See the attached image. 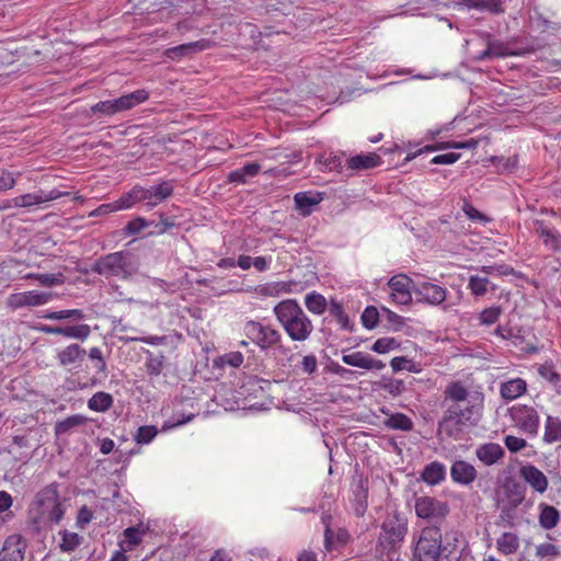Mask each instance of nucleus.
Wrapping results in <instances>:
<instances>
[{
    "mask_svg": "<svg viewBox=\"0 0 561 561\" xmlns=\"http://www.w3.org/2000/svg\"><path fill=\"white\" fill-rule=\"evenodd\" d=\"M442 404L445 411L438 431L448 437L460 438L467 428L476 426L480 420L482 399L470 393L459 381L446 386Z\"/></svg>",
    "mask_w": 561,
    "mask_h": 561,
    "instance_id": "obj_1",
    "label": "nucleus"
},
{
    "mask_svg": "<svg viewBox=\"0 0 561 561\" xmlns=\"http://www.w3.org/2000/svg\"><path fill=\"white\" fill-rule=\"evenodd\" d=\"M274 313L293 341H306L313 331L311 320L296 300L287 299L278 302L274 307Z\"/></svg>",
    "mask_w": 561,
    "mask_h": 561,
    "instance_id": "obj_2",
    "label": "nucleus"
},
{
    "mask_svg": "<svg viewBox=\"0 0 561 561\" xmlns=\"http://www.w3.org/2000/svg\"><path fill=\"white\" fill-rule=\"evenodd\" d=\"M31 511L37 523L58 524L65 514V507L59 500L58 484L50 483L42 489L36 494Z\"/></svg>",
    "mask_w": 561,
    "mask_h": 561,
    "instance_id": "obj_3",
    "label": "nucleus"
},
{
    "mask_svg": "<svg viewBox=\"0 0 561 561\" xmlns=\"http://www.w3.org/2000/svg\"><path fill=\"white\" fill-rule=\"evenodd\" d=\"M102 276L126 279L136 273L133 255L127 251H117L99 257L91 268Z\"/></svg>",
    "mask_w": 561,
    "mask_h": 561,
    "instance_id": "obj_4",
    "label": "nucleus"
},
{
    "mask_svg": "<svg viewBox=\"0 0 561 561\" xmlns=\"http://www.w3.org/2000/svg\"><path fill=\"white\" fill-rule=\"evenodd\" d=\"M148 98L149 92L145 89H139L114 100L101 101L91 106V113L94 115L112 116L146 102Z\"/></svg>",
    "mask_w": 561,
    "mask_h": 561,
    "instance_id": "obj_5",
    "label": "nucleus"
},
{
    "mask_svg": "<svg viewBox=\"0 0 561 561\" xmlns=\"http://www.w3.org/2000/svg\"><path fill=\"white\" fill-rule=\"evenodd\" d=\"M408 531L407 519L398 514L389 515L381 525L378 543L383 548H393L401 542Z\"/></svg>",
    "mask_w": 561,
    "mask_h": 561,
    "instance_id": "obj_6",
    "label": "nucleus"
},
{
    "mask_svg": "<svg viewBox=\"0 0 561 561\" xmlns=\"http://www.w3.org/2000/svg\"><path fill=\"white\" fill-rule=\"evenodd\" d=\"M442 535L437 527L424 528L415 546L414 554L420 561H438Z\"/></svg>",
    "mask_w": 561,
    "mask_h": 561,
    "instance_id": "obj_7",
    "label": "nucleus"
},
{
    "mask_svg": "<svg viewBox=\"0 0 561 561\" xmlns=\"http://www.w3.org/2000/svg\"><path fill=\"white\" fill-rule=\"evenodd\" d=\"M245 335L261 350H267L280 342V333L271 325L257 321H248L244 324Z\"/></svg>",
    "mask_w": 561,
    "mask_h": 561,
    "instance_id": "obj_8",
    "label": "nucleus"
},
{
    "mask_svg": "<svg viewBox=\"0 0 561 561\" xmlns=\"http://www.w3.org/2000/svg\"><path fill=\"white\" fill-rule=\"evenodd\" d=\"M512 419L516 425L529 435H537L539 427V415L535 408L518 404L511 410Z\"/></svg>",
    "mask_w": 561,
    "mask_h": 561,
    "instance_id": "obj_9",
    "label": "nucleus"
},
{
    "mask_svg": "<svg viewBox=\"0 0 561 561\" xmlns=\"http://www.w3.org/2000/svg\"><path fill=\"white\" fill-rule=\"evenodd\" d=\"M415 285L416 283L405 274H397L388 282L393 301L400 305L411 304Z\"/></svg>",
    "mask_w": 561,
    "mask_h": 561,
    "instance_id": "obj_10",
    "label": "nucleus"
},
{
    "mask_svg": "<svg viewBox=\"0 0 561 561\" xmlns=\"http://www.w3.org/2000/svg\"><path fill=\"white\" fill-rule=\"evenodd\" d=\"M448 505L431 496H421L415 500V513L423 519H439L448 514Z\"/></svg>",
    "mask_w": 561,
    "mask_h": 561,
    "instance_id": "obj_11",
    "label": "nucleus"
},
{
    "mask_svg": "<svg viewBox=\"0 0 561 561\" xmlns=\"http://www.w3.org/2000/svg\"><path fill=\"white\" fill-rule=\"evenodd\" d=\"M53 298L51 293L30 290L12 294L8 298V306L13 309L36 307L47 304Z\"/></svg>",
    "mask_w": 561,
    "mask_h": 561,
    "instance_id": "obj_12",
    "label": "nucleus"
},
{
    "mask_svg": "<svg viewBox=\"0 0 561 561\" xmlns=\"http://www.w3.org/2000/svg\"><path fill=\"white\" fill-rule=\"evenodd\" d=\"M414 294L417 301L432 306L442 305L446 300L447 290L434 283L420 282L414 287Z\"/></svg>",
    "mask_w": 561,
    "mask_h": 561,
    "instance_id": "obj_13",
    "label": "nucleus"
},
{
    "mask_svg": "<svg viewBox=\"0 0 561 561\" xmlns=\"http://www.w3.org/2000/svg\"><path fill=\"white\" fill-rule=\"evenodd\" d=\"M68 194H69L68 192H61L58 190L39 191L37 193H28V194L16 196L12 199V203L16 207H30L33 205H38L42 203L55 201V199L66 196Z\"/></svg>",
    "mask_w": 561,
    "mask_h": 561,
    "instance_id": "obj_14",
    "label": "nucleus"
},
{
    "mask_svg": "<svg viewBox=\"0 0 561 561\" xmlns=\"http://www.w3.org/2000/svg\"><path fill=\"white\" fill-rule=\"evenodd\" d=\"M26 541L21 535L9 536L0 551V561H24Z\"/></svg>",
    "mask_w": 561,
    "mask_h": 561,
    "instance_id": "obj_15",
    "label": "nucleus"
},
{
    "mask_svg": "<svg viewBox=\"0 0 561 561\" xmlns=\"http://www.w3.org/2000/svg\"><path fill=\"white\" fill-rule=\"evenodd\" d=\"M39 330L46 334L61 335L80 341H85L91 334V329L88 324H76L67 327H53L44 324L39 328Z\"/></svg>",
    "mask_w": 561,
    "mask_h": 561,
    "instance_id": "obj_16",
    "label": "nucleus"
},
{
    "mask_svg": "<svg viewBox=\"0 0 561 561\" xmlns=\"http://www.w3.org/2000/svg\"><path fill=\"white\" fill-rule=\"evenodd\" d=\"M85 355L87 352L84 348L77 343H72L58 351L57 359L60 366L72 369L80 367Z\"/></svg>",
    "mask_w": 561,
    "mask_h": 561,
    "instance_id": "obj_17",
    "label": "nucleus"
},
{
    "mask_svg": "<svg viewBox=\"0 0 561 561\" xmlns=\"http://www.w3.org/2000/svg\"><path fill=\"white\" fill-rule=\"evenodd\" d=\"M520 477L529 484V486L540 494L548 489L549 481L545 473L534 465H526L519 469Z\"/></svg>",
    "mask_w": 561,
    "mask_h": 561,
    "instance_id": "obj_18",
    "label": "nucleus"
},
{
    "mask_svg": "<svg viewBox=\"0 0 561 561\" xmlns=\"http://www.w3.org/2000/svg\"><path fill=\"white\" fill-rule=\"evenodd\" d=\"M478 472L473 465L466 460H456L450 467L451 480L461 485H469L477 479Z\"/></svg>",
    "mask_w": 561,
    "mask_h": 561,
    "instance_id": "obj_19",
    "label": "nucleus"
},
{
    "mask_svg": "<svg viewBox=\"0 0 561 561\" xmlns=\"http://www.w3.org/2000/svg\"><path fill=\"white\" fill-rule=\"evenodd\" d=\"M534 229L548 249L554 252L561 250V236L556 229L549 228L542 220H536Z\"/></svg>",
    "mask_w": 561,
    "mask_h": 561,
    "instance_id": "obj_20",
    "label": "nucleus"
},
{
    "mask_svg": "<svg viewBox=\"0 0 561 561\" xmlns=\"http://www.w3.org/2000/svg\"><path fill=\"white\" fill-rule=\"evenodd\" d=\"M323 199L321 193H312V192H299L295 194L294 201L296 205V209L304 217L309 216L313 207L317 206Z\"/></svg>",
    "mask_w": 561,
    "mask_h": 561,
    "instance_id": "obj_21",
    "label": "nucleus"
},
{
    "mask_svg": "<svg viewBox=\"0 0 561 561\" xmlns=\"http://www.w3.org/2000/svg\"><path fill=\"white\" fill-rule=\"evenodd\" d=\"M504 449L501 445L495 443H486L476 449L477 458L485 466L496 463L504 456Z\"/></svg>",
    "mask_w": 561,
    "mask_h": 561,
    "instance_id": "obj_22",
    "label": "nucleus"
},
{
    "mask_svg": "<svg viewBox=\"0 0 561 561\" xmlns=\"http://www.w3.org/2000/svg\"><path fill=\"white\" fill-rule=\"evenodd\" d=\"M208 47H209L208 41L203 39V41L192 42V43L182 44V45H179L175 47L168 48L165 50V56L171 59L181 58L183 56H187V55H191V54H194L197 51H202Z\"/></svg>",
    "mask_w": 561,
    "mask_h": 561,
    "instance_id": "obj_23",
    "label": "nucleus"
},
{
    "mask_svg": "<svg viewBox=\"0 0 561 561\" xmlns=\"http://www.w3.org/2000/svg\"><path fill=\"white\" fill-rule=\"evenodd\" d=\"M446 478V467L438 461L426 465L421 472V480L430 485H436Z\"/></svg>",
    "mask_w": 561,
    "mask_h": 561,
    "instance_id": "obj_24",
    "label": "nucleus"
},
{
    "mask_svg": "<svg viewBox=\"0 0 561 561\" xmlns=\"http://www.w3.org/2000/svg\"><path fill=\"white\" fill-rule=\"evenodd\" d=\"M538 508H539L538 520H539V525L541 526V528H543L546 530H550V529L554 528L560 520L559 511L554 506L546 504V503H540L538 505Z\"/></svg>",
    "mask_w": 561,
    "mask_h": 561,
    "instance_id": "obj_25",
    "label": "nucleus"
},
{
    "mask_svg": "<svg viewBox=\"0 0 561 561\" xmlns=\"http://www.w3.org/2000/svg\"><path fill=\"white\" fill-rule=\"evenodd\" d=\"M527 383L522 378H514L502 382L500 393L505 400H514L526 392Z\"/></svg>",
    "mask_w": 561,
    "mask_h": 561,
    "instance_id": "obj_26",
    "label": "nucleus"
},
{
    "mask_svg": "<svg viewBox=\"0 0 561 561\" xmlns=\"http://www.w3.org/2000/svg\"><path fill=\"white\" fill-rule=\"evenodd\" d=\"M458 5L467 9H477L481 11H489L494 14L504 12L501 0H460Z\"/></svg>",
    "mask_w": 561,
    "mask_h": 561,
    "instance_id": "obj_27",
    "label": "nucleus"
},
{
    "mask_svg": "<svg viewBox=\"0 0 561 561\" xmlns=\"http://www.w3.org/2000/svg\"><path fill=\"white\" fill-rule=\"evenodd\" d=\"M542 440L546 444H561V420L558 416L546 417Z\"/></svg>",
    "mask_w": 561,
    "mask_h": 561,
    "instance_id": "obj_28",
    "label": "nucleus"
},
{
    "mask_svg": "<svg viewBox=\"0 0 561 561\" xmlns=\"http://www.w3.org/2000/svg\"><path fill=\"white\" fill-rule=\"evenodd\" d=\"M381 158L376 153L357 154L347 160V167L352 170H368L379 165Z\"/></svg>",
    "mask_w": 561,
    "mask_h": 561,
    "instance_id": "obj_29",
    "label": "nucleus"
},
{
    "mask_svg": "<svg viewBox=\"0 0 561 561\" xmlns=\"http://www.w3.org/2000/svg\"><path fill=\"white\" fill-rule=\"evenodd\" d=\"M496 547L503 554H513L519 548V539L513 533H504L496 540Z\"/></svg>",
    "mask_w": 561,
    "mask_h": 561,
    "instance_id": "obj_30",
    "label": "nucleus"
},
{
    "mask_svg": "<svg viewBox=\"0 0 561 561\" xmlns=\"http://www.w3.org/2000/svg\"><path fill=\"white\" fill-rule=\"evenodd\" d=\"M113 405V397L103 391L94 393L88 401L90 410L95 412H105Z\"/></svg>",
    "mask_w": 561,
    "mask_h": 561,
    "instance_id": "obj_31",
    "label": "nucleus"
},
{
    "mask_svg": "<svg viewBox=\"0 0 561 561\" xmlns=\"http://www.w3.org/2000/svg\"><path fill=\"white\" fill-rule=\"evenodd\" d=\"M305 305L310 312L316 314H322L327 309L325 298L316 291L305 297Z\"/></svg>",
    "mask_w": 561,
    "mask_h": 561,
    "instance_id": "obj_32",
    "label": "nucleus"
},
{
    "mask_svg": "<svg viewBox=\"0 0 561 561\" xmlns=\"http://www.w3.org/2000/svg\"><path fill=\"white\" fill-rule=\"evenodd\" d=\"M329 311H330V314L335 318V320L337 321V323L340 324V327L343 330H346V331L353 330V325L350 321V318L345 313L343 306L340 302L332 300Z\"/></svg>",
    "mask_w": 561,
    "mask_h": 561,
    "instance_id": "obj_33",
    "label": "nucleus"
},
{
    "mask_svg": "<svg viewBox=\"0 0 561 561\" xmlns=\"http://www.w3.org/2000/svg\"><path fill=\"white\" fill-rule=\"evenodd\" d=\"M87 419L82 415L76 414L68 416L67 419L59 421L55 425L56 435H62L71 431L72 428L84 424Z\"/></svg>",
    "mask_w": 561,
    "mask_h": 561,
    "instance_id": "obj_34",
    "label": "nucleus"
},
{
    "mask_svg": "<svg viewBox=\"0 0 561 561\" xmlns=\"http://www.w3.org/2000/svg\"><path fill=\"white\" fill-rule=\"evenodd\" d=\"M146 354H147V360H146L147 373L151 376H159L163 369L164 356L161 353L154 354L150 351H147Z\"/></svg>",
    "mask_w": 561,
    "mask_h": 561,
    "instance_id": "obj_35",
    "label": "nucleus"
},
{
    "mask_svg": "<svg viewBox=\"0 0 561 561\" xmlns=\"http://www.w3.org/2000/svg\"><path fill=\"white\" fill-rule=\"evenodd\" d=\"M386 425L392 430L411 431L413 427L412 420L402 413H396L389 416Z\"/></svg>",
    "mask_w": 561,
    "mask_h": 561,
    "instance_id": "obj_36",
    "label": "nucleus"
},
{
    "mask_svg": "<svg viewBox=\"0 0 561 561\" xmlns=\"http://www.w3.org/2000/svg\"><path fill=\"white\" fill-rule=\"evenodd\" d=\"M508 55V48L500 42H490L485 50H483L479 59H486L490 57H504Z\"/></svg>",
    "mask_w": 561,
    "mask_h": 561,
    "instance_id": "obj_37",
    "label": "nucleus"
},
{
    "mask_svg": "<svg viewBox=\"0 0 561 561\" xmlns=\"http://www.w3.org/2000/svg\"><path fill=\"white\" fill-rule=\"evenodd\" d=\"M44 318L49 319V320H66V319L82 320L84 318V313L82 310H79V309H69V310L48 312L44 316Z\"/></svg>",
    "mask_w": 561,
    "mask_h": 561,
    "instance_id": "obj_38",
    "label": "nucleus"
},
{
    "mask_svg": "<svg viewBox=\"0 0 561 561\" xmlns=\"http://www.w3.org/2000/svg\"><path fill=\"white\" fill-rule=\"evenodd\" d=\"M137 203H140V201L136 185L130 191L123 194L117 201H115L118 210L129 209Z\"/></svg>",
    "mask_w": 561,
    "mask_h": 561,
    "instance_id": "obj_39",
    "label": "nucleus"
},
{
    "mask_svg": "<svg viewBox=\"0 0 561 561\" xmlns=\"http://www.w3.org/2000/svg\"><path fill=\"white\" fill-rule=\"evenodd\" d=\"M153 225V221L146 220L142 217H136L135 219L127 222L123 231L126 236H136L140 233L145 228Z\"/></svg>",
    "mask_w": 561,
    "mask_h": 561,
    "instance_id": "obj_40",
    "label": "nucleus"
},
{
    "mask_svg": "<svg viewBox=\"0 0 561 561\" xmlns=\"http://www.w3.org/2000/svg\"><path fill=\"white\" fill-rule=\"evenodd\" d=\"M490 282L486 277L473 275L469 278L468 287L476 296H483L488 293Z\"/></svg>",
    "mask_w": 561,
    "mask_h": 561,
    "instance_id": "obj_41",
    "label": "nucleus"
},
{
    "mask_svg": "<svg viewBox=\"0 0 561 561\" xmlns=\"http://www.w3.org/2000/svg\"><path fill=\"white\" fill-rule=\"evenodd\" d=\"M478 146V140L471 138L466 141H448L437 145L436 147L427 146L426 150H435V149H473Z\"/></svg>",
    "mask_w": 561,
    "mask_h": 561,
    "instance_id": "obj_42",
    "label": "nucleus"
},
{
    "mask_svg": "<svg viewBox=\"0 0 561 561\" xmlns=\"http://www.w3.org/2000/svg\"><path fill=\"white\" fill-rule=\"evenodd\" d=\"M400 344L394 337H381L378 339L371 346V351L385 354L389 351L399 348Z\"/></svg>",
    "mask_w": 561,
    "mask_h": 561,
    "instance_id": "obj_43",
    "label": "nucleus"
},
{
    "mask_svg": "<svg viewBox=\"0 0 561 561\" xmlns=\"http://www.w3.org/2000/svg\"><path fill=\"white\" fill-rule=\"evenodd\" d=\"M560 553V548L550 542H545L536 547V557L539 559H554L559 557Z\"/></svg>",
    "mask_w": 561,
    "mask_h": 561,
    "instance_id": "obj_44",
    "label": "nucleus"
},
{
    "mask_svg": "<svg viewBox=\"0 0 561 561\" xmlns=\"http://www.w3.org/2000/svg\"><path fill=\"white\" fill-rule=\"evenodd\" d=\"M156 188H161V191L164 192L163 193L164 195L152 196L151 201L147 202V205H146L149 209H152L153 207L159 205L161 202L169 198L173 193V185L168 181H163L160 184L156 185Z\"/></svg>",
    "mask_w": 561,
    "mask_h": 561,
    "instance_id": "obj_45",
    "label": "nucleus"
},
{
    "mask_svg": "<svg viewBox=\"0 0 561 561\" xmlns=\"http://www.w3.org/2000/svg\"><path fill=\"white\" fill-rule=\"evenodd\" d=\"M367 356H368V354H365L363 352H354L352 354L343 355L342 362L346 365L365 369Z\"/></svg>",
    "mask_w": 561,
    "mask_h": 561,
    "instance_id": "obj_46",
    "label": "nucleus"
},
{
    "mask_svg": "<svg viewBox=\"0 0 561 561\" xmlns=\"http://www.w3.org/2000/svg\"><path fill=\"white\" fill-rule=\"evenodd\" d=\"M158 434V430L152 425L140 426L137 431L135 439L138 444L150 443Z\"/></svg>",
    "mask_w": 561,
    "mask_h": 561,
    "instance_id": "obj_47",
    "label": "nucleus"
},
{
    "mask_svg": "<svg viewBox=\"0 0 561 561\" xmlns=\"http://www.w3.org/2000/svg\"><path fill=\"white\" fill-rule=\"evenodd\" d=\"M379 320V312L377 308L369 306L362 313V323L366 329H374Z\"/></svg>",
    "mask_w": 561,
    "mask_h": 561,
    "instance_id": "obj_48",
    "label": "nucleus"
},
{
    "mask_svg": "<svg viewBox=\"0 0 561 561\" xmlns=\"http://www.w3.org/2000/svg\"><path fill=\"white\" fill-rule=\"evenodd\" d=\"M501 313L502 309L500 307L485 308L479 316L480 323L484 325H491L497 321Z\"/></svg>",
    "mask_w": 561,
    "mask_h": 561,
    "instance_id": "obj_49",
    "label": "nucleus"
},
{
    "mask_svg": "<svg viewBox=\"0 0 561 561\" xmlns=\"http://www.w3.org/2000/svg\"><path fill=\"white\" fill-rule=\"evenodd\" d=\"M81 542V537L76 533L65 531L60 548L62 551H73Z\"/></svg>",
    "mask_w": 561,
    "mask_h": 561,
    "instance_id": "obj_50",
    "label": "nucleus"
},
{
    "mask_svg": "<svg viewBox=\"0 0 561 561\" xmlns=\"http://www.w3.org/2000/svg\"><path fill=\"white\" fill-rule=\"evenodd\" d=\"M381 388L391 396L397 397L405 391V385L399 379H387L382 382Z\"/></svg>",
    "mask_w": 561,
    "mask_h": 561,
    "instance_id": "obj_51",
    "label": "nucleus"
},
{
    "mask_svg": "<svg viewBox=\"0 0 561 561\" xmlns=\"http://www.w3.org/2000/svg\"><path fill=\"white\" fill-rule=\"evenodd\" d=\"M137 187V192H138V196H139V201L140 203H145V205H147V202L151 201V197L152 196H162L164 195L163 191H161V188H156V186H150V187H144L141 185H136Z\"/></svg>",
    "mask_w": 561,
    "mask_h": 561,
    "instance_id": "obj_52",
    "label": "nucleus"
},
{
    "mask_svg": "<svg viewBox=\"0 0 561 561\" xmlns=\"http://www.w3.org/2000/svg\"><path fill=\"white\" fill-rule=\"evenodd\" d=\"M89 357L94 362V367L99 373L105 374L107 366L103 353L99 347H92L89 351Z\"/></svg>",
    "mask_w": 561,
    "mask_h": 561,
    "instance_id": "obj_53",
    "label": "nucleus"
},
{
    "mask_svg": "<svg viewBox=\"0 0 561 561\" xmlns=\"http://www.w3.org/2000/svg\"><path fill=\"white\" fill-rule=\"evenodd\" d=\"M539 375L548 380L549 382L557 385L561 380L560 374L554 369L552 365L545 364L538 368Z\"/></svg>",
    "mask_w": 561,
    "mask_h": 561,
    "instance_id": "obj_54",
    "label": "nucleus"
},
{
    "mask_svg": "<svg viewBox=\"0 0 561 561\" xmlns=\"http://www.w3.org/2000/svg\"><path fill=\"white\" fill-rule=\"evenodd\" d=\"M505 446L511 453H517L527 446V442L524 438L507 435L504 438Z\"/></svg>",
    "mask_w": 561,
    "mask_h": 561,
    "instance_id": "obj_55",
    "label": "nucleus"
},
{
    "mask_svg": "<svg viewBox=\"0 0 561 561\" xmlns=\"http://www.w3.org/2000/svg\"><path fill=\"white\" fill-rule=\"evenodd\" d=\"M222 365H229L231 367H240L243 363V355L240 352H231L220 357Z\"/></svg>",
    "mask_w": 561,
    "mask_h": 561,
    "instance_id": "obj_56",
    "label": "nucleus"
},
{
    "mask_svg": "<svg viewBox=\"0 0 561 561\" xmlns=\"http://www.w3.org/2000/svg\"><path fill=\"white\" fill-rule=\"evenodd\" d=\"M15 185V176L10 171L0 169V192L11 190Z\"/></svg>",
    "mask_w": 561,
    "mask_h": 561,
    "instance_id": "obj_57",
    "label": "nucleus"
},
{
    "mask_svg": "<svg viewBox=\"0 0 561 561\" xmlns=\"http://www.w3.org/2000/svg\"><path fill=\"white\" fill-rule=\"evenodd\" d=\"M508 491L511 493L512 502H513L514 506L519 505L525 497L524 496V492H525L524 488L519 483L513 482L512 485L510 486Z\"/></svg>",
    "mask_w": 561,
    "mask_h": 561,
    "instance_id": "obj_58",
    "label": "nucleus"
},
{
    "mask_svg": "<svg viewBox=\"0 0 561 561\" xmlns=\"http://www.w3.org/2000/svg\"><path fill=\"white\" fill-rule=\"evenodd\" d=\"M463 213L467 215V217L471 220H479V221H489L488 217L483 215L481 211L476 209L471 204L465 203L462 207Z\"/></svg>",
    "mask_w": 561,
    "mask_h": 561,
    "instance_id": "obj_59",
    "label": "nucleus"
},
{
    "mask_svg": "<svg viewBox=\"0 0 561 561\" xmlns=\"http://www.w3.org/2000/svg\"><path fill=\"white\" fill-rule=\"evenodd\" d=\"M459 158H460L459 153L448 152V153L435 156L432 159V163H434V164H453L456 161H458Z\"/></svg>",
    "mask_w": 561,
    "mask_h": 561,
    "instance_id": "obj_60",
    "label": "nucleus"
},
{
    "mask_svg": "<svg viewBox=\"0 0 561 561\" xmlns=\"http://www.w3.org/2000/svg\"><path fill=\"white\" fill-rule=\"evenodd\" d=\"M28 277H34L39 282L41 285L49 287L61 283V279L54 274L30 275Z\"/></svg>",
    "mask_w": 561,
    "mask_h": 561,
    "instance_id": "obj_61",
    "label": "nucleus"
},
{
    "mask_svg": "<svg viewBox=\"0 0 561 561\" xmlns=\"http://www.w3.org/2000/svg\"><path fill=\"white\" fill-rule=\"evenodd\" d=\"M124 537L131 546H137L141 541L140 530L136 527H128L124 530Z\"/></svg>",
    "mask_w": 561,
    "mask_h": 561,
    "instance_id": "obj_62",
    "label": "nucleus"
},
{
    "mask_svg": "<svg viewBox=\"0 0 561 561\" xmlns=\"http://www.w3.org/2000/svg\"><path fill=\"white\" fill-rule=\"evenodd\" d=\"M93 518V513L91 510H89L87 506H82L77 516V523L81 527L89 524Z\"/></svg>",
    "mask_w": 561,
    "mask_h": 561,
    "instance_id": "obj_63",
    "label": "nucleus"
},
{
    "mask_svg": "<svg viewBox=\"0 0 561 561\" xmlns=\"http://www.w3.org/2000/svg\"><path fill=\"white\" fill-rule=\"evenodd\" d=\"M302 370L312 374L317 370V358L314 355H306L301 362Z\"/></svg>",
    "mask_w": 561,
    "mask_h": 561,
    "instance_id": "obj_64",
    "label": "nucleus"
}]
</instances>
